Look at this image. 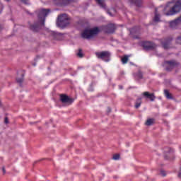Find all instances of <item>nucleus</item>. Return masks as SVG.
<instances>
[{
    "mask_svg": "<svg viewBox=\"0 0 181 181\" xmlns=\"http://www.w3.org/2000/svg\"><path fill=\"white\" fill-rule=\"evenodd\" d=\"M180 18H177L175 20L170 22V28L171 29H176L180 25Z\"/></svg>",
    "mask_w": 181,
    "mask_h": 181,
    "instance_id": "obj_15",
    "label": "nucleus"
},
{
    "mask_svg": "<svg viewBox=\"0 0 181 181\" xmlns=\"http://www.w3.org/2000/svg\"><path fill=\"white\" fill-rule=\"evenodd\" d=\"M166 64H168L165 68L167 71H172L175 67H177V66L180 64L179 62H176L175 60L167 61Z\"/></svg>",
    "mask_w": 181,
    "mask_h": 181,
    "instance_id": "obj_9",
    "label": "nucleus"
},
{
    "mask_svg": "<svg viewBox=\"0 0 181 181\" xmlns=\"http://www.w3.org/2000/svg\"><path fill=\"white\" fill-rule=\"evenodd\" d=\"M107 13L108 15H110V16H114V15H112V13H111V11H107Z\"/></svg>",
    "mask_w": 181,
    "mask_h": 181,
    "instance_id": "obj_32",
    "label": "nucleus"
},
{
    "mask_svg": "<svg viewBox=\"0 0 181 181\" xmlns=\"http://www.w3.org/2000/svg\"><path fill=\"white\" fill-rule=\"evenodd\" d=\"M50 12V8H41L36 11L38 21L40 22L42 26H45L46 16H47V15H49Z\"/></svg>",
    "mask_w": 181,
    "mask_h": 181,
    "instance_id": "obj_2",
    "label": "nucleus"
},
{
    "mask_svg": "<svg viewBox=\"0 0 181 181\" xmlns=\"http://www.w3.org/2000/svg\"><path fill=\"white\" fill-rule=\"evenodd\" d=\"M76 55L78 56V57H80V58L84 57V54H83V49H79Z\"/></svg>",
    "mask_w": 181,
    "mask_h": 181,
    "instance_id": "obj_25",
    "label": "nucleus"
},
{
    "mask_svg": "<svg viewBox=\"0 0 181 181\" xmlns=\"http://www.w3.org/2000/svg\"><path fill=\"white\" fill-rule=\"evenodd\" d=\"M160 173L161 176H163V177L166 176V172L163 170H161Z\"/></svg>",
    "mask_w": 181,
    "mask_h": 181,
    "instance_id": "obj_28",
    "label": "nucleus"
},
{
    "mask_svg": "<svg viewBox=\"0 0 181 181\" xmlns=\"http://www.w3.org/2000/svg\"><path fill=\"white\" fill-rule=\"evenodd\" d=\"M131 4H133L139 8L142 6V0H129Z\"/></svg>",
    "mask_w": 181,
    "mask_h": 181,
    "instance_id": "obj_17",
    "label": "nucleus"
},
{
    "mask_svg": "<svg viewBox=\"0 0 181 181\" xmlns=\"http://www.w3.org/2000/svg\"><path fill=\"white\" fill-rule=\"evenodd\" d=\"M100 30L98 27H95L93 28H86L81 33V37L83 39H87L90 40V39H94L98 33H100Z\"/></svg>",
    "mask_w": 181,
    "mask_h": 181,
    "instance_id": "obj_1",
    "label": "nucleus"
},
{
    "mask_svg": "<svg viewBox=\"0 0 181 181\" xmlns=\"http://www.w3.org/2000/svg\"><path fill=\"white\" fill-rule=\"evenodd\" d=\"M19 1H21L22 4H24V5H30L29 0H19Z\"/></svg>",
    "mask_w": 181,
    "mask_h": 181,
    "instance_id": "obj_26",
    "label": "nucleus"
},
{
    "mask_svg": "<svg viewBox=\"0 0 181 181\" xmlns=\"http://www.w3.org/2000/svg\"><path fill=\"white\" fill-rule=\"evenodd\" d=\"M141 104H142V98H139L136 100L135 108H139L141 107Z\"/></svg>",
    "mask_w": 181,
    "mask_h": 181,
    "instance_id": "obj_22",
    "label": "nucleus"
},
{
    "mask_svg": "<svg viewBox=\"0 0 181 181\" xmlns=\"http://www.w3.org/2000/svg\"><path fill=\"white\" fill-rule=\"evenodd\" d=\"M129 59V56L128 55H124L122 58V63L123 64H127L128 63V60Z\"/></svg>",
    "mask_w": 181,
    "mask_h": 181,
    "instance_id": "obj_24",
    "label": "nucleus"
},
{
    "mask_svg": "<svg viewBox=\"0 0 181 181\" xmlns=\"http://www.w3.org/2000/svg\"><path fill=\"white\" fill-rule=\"evenodd\" d=\"M141 46L144 50H153L156 48V45L149 41H144L141 42Z\"/></svg>",
    "mask_w": 181,
    "mask_h": 181,
    "instance_id": "obj_7",
    "label": "nucleus"
},
{
    "mask_svg": "<svg viewBox=\"0 0 181 181\" xmlns=\"http://www.w3.org/2000/svg\"><path fill=\"white\" fill-rule=\"evenodd\" d=\"M102 29L105 32V33H114L115 32V29H117V27H115V24L110 23L107 25L102 26Z\"/></svg>",
    "mask_w": 181,
    "mask_h": 181,
    "instance_id": "obj_8",
    "label": "nucleus"
},
{
    "mask_svg": "<svg viewBox=\"0 0 181 181\" xmlns=\"http://www.w3.org/2000/svg\"><path fill=\"white\" fill-rule=\"evenodd\" d=\"M70 25V19L66 14H62L58 16L57 25L59 28H62V29H64L66 26H69Z\"/></svg>",
    "mask_w": 181,
    "mask_h": 181,
    "instance_id": "obj_4",
    "label": "nucleus"
},
{
    "mask_svg": "<svg viewBox=\"0 0 181 181\" xmlns=\"http://www.w3.org/2000/svg\"><path fill=\"white\" fill-rule=\"evenodd\" d=\"M1 102H0V107H1Z\"/></svg>",
    "mask_w": 181,
    "mask_h": 181,
    "instance_id": "obj_38",
    "label": "nucleus"
},
{
    "mask_svg": "<svg viewBox=\"0 0 181 181\" xmlns=\"http://www.w3.org/2000/svg\"><path fill=\"white\" fill-rule=\"evenodd\" d=\"M40 26L45 25H42L40 21H38V22L35 23L34 24H30L29 29L33 32H39L40 30Z\"/></svg>",
    "mask_w": 181,
    "mask_h": 181,
    "instance_id": "obj_10",
    "label": "nucleus"
},
{
    "mask_svg": "<svg viewBox=\"0 0 181 181\" xmlns=\"http://www.w3.org/2000/svg\"><path fill=\"white\" fill-rule=\"evenodd\" d=\"M112 11H114L115 12V9L113 8Z\"/></svg>",
    "mask_w": 181,
    "mask_h": 181,
    "instance_id": "obj_37",
    "label": "nucleus"
},
{
    "mask_svg": "<svg viewBox=\"0 0 181 181\" xmlns=\"http://www.w3.org/2000/svg\"><path fill=\"white\" fill-rule=\"evenodd\" d=\"M0 29H2V25H1V24H0Z\"/></svg>",
    "mask_w": 181,
    "mask_h": 181,
    "instance_id": "obj_36",
    "label": "nucleus"
},
{
    "mask_svg": "<svg viewBox=\"0 0 181 181\" xmlns=\"http://www.w3.org/2000/svg\"><path fill=\"white\" fill-rule=\"evenodd\" d=\"M173 156V149L170 148H165L164 151V158L170 159Z\"/></svg>",
    "mask_w": 181,
    "mask_h": 181,
    "instance_id": "obj_12",
    "label": "nucleus"
},
{
    "mask_svg": "<svg viewBox=\"0 0 181 181\" xmlns=\"http://www.w3.org/2000/svg\"><path fill=\"white\" fill-rule=\"evenodd\" d=\"M134 76L136 80H142V78H144V74L141 71H139L138 72L134 73Z\"/></svg>",
    "mask_w": 181,
    "mask_h": 181,
    "instance_id": "obj_16",
    "label": "nucleus"
},
{
    "mask_svg": "<svg viewBox=\"0 0 181 181\" xmlns=\"http://www.w3.org/2000/svg\"><path fill=\"white\" fill-rule=\"evenodd\" d=\"M96 2L98 5H100V8H103V9H107V6L105 5V3L103 0H96Z\"/></svg>",
    "mask_w": 181,
    "mask_h": 181,
    "instance_id": "obj_20",
    "label": "nucleus"
},
{
    "mask_svg": "<svg viewBox=\"0 0 181 181\" xmlns=\"http://www.w3.org/2000/svg\"><path fill=\"white\" fill-rule=\"evenodd\" d=\"M6 2H11V0H5Z\"/></svg>",
    "mask_w": 181,
    "mask_h": 181,
    "instance_id": "obj_34",
    "label": "nucleus"
},
{
    "mask_svg": "<svg viewBox=\"0 0 181 181\" xmlns=\"http://www.w3.org/2000/svg\"><path fill=\"white\" fill-rule=\"evenodd\" d=\"M174 2L173 1H171V2H169L168 3L167 6H166V8H168V6H170V5H173Z\"/></svg>",
    "mask_w": 181,
    "mask_h": 181,
    "instance_id": "obj_31",
    "label": "nucleus"
},
{
    "mask_svg": "<svg viewBox=\"0 0 181 181\" xmlns=\"http://www.w3.org/2000/svg\"><path fill=\"white\" fill-rule=\"evenodd\" d=\"M112 159H114V160H118V159H119V154H115Z\"/></svg>",
    "mask_w": 181,
    "mask_h": 181,
    "instance_id": "obj_27",
    "label": "nucleus"
},
{
    "mask_svg": "<svg viewBox=\"0 0 181 181\" xmlns=\"http://www.w3.org/2000/svg\"><path fill=\"white\" fill-rule=\"evenodd\" d=\"M109 112H111V108H109Z\"/></svg>",
    "mask_w": 181,
    "mask_h": 181,
    "instance_id": "obj_35",
    "label": "nucleus"
},
{
    "mask_svg": "<svg viewBox=\"0 0 181 181\" xmlns=\"http://www.w3.org/2000/svg\"><path fill=\"white\" fill-rule=\"evenodd\" d=\"M181 11V1H177L173 4V5L170 6V9L165 13L166 16H173V15H176L179 13Z\"/></svg>",
    "mask_w": 181,
    "mask_h": 181,
    "instance_id": "obj_3",
    "label": "nucleus"
},
{
    "mask_svg": "<svg viewBox=\"0 0 181 181\" xmlns=\"http://www.w3.org/2000/svg\"><path fill=\"white\" fill-rule=\"evenodd\" d=\"M170 42H172V37L165 38L161 40V45L163 49H169L170 46Z\"/></svg>",
    "mask_w": 181,
    "mask_h": 181,
    "instance_id": "obj_13",
    "label": "nucleus"
},
{
    "mask_svg": "<svg viewBox=\"0 0 181 181\" xmlns=\"http://www.w3.org/2000/svg\"><path fill=\"white\" fill-rule=\"evenodd\" d=\"M59 35H62V33H59Z\"/></svg>",
    "mask_w": 181,
    "mask_h": 181,
    "instance_id": "obj_39",
    "label": "nucleus"
},
{
    "mask_svg": "<svg viewBox=\"0 0 181 181\" xmlns=\"http://www.w3.org/2000/svg\"><path fill=\"white\" fill-rule=\"evenodd\" d=\"M153 124H155V119L151 118L146 120L145 125L147 127H151V125H153Z\"/></svg>",
    "mask_w": 181,
    "mask_h": 181,
    "instance_id": "obj_19",
    "label": "nucleus"
},
{
    "mask_svg": "<svg viewBox=\"0 0 181 181\" xmlns=\"http://www.w3.org/2000/svg\"><path fill=\"white\" fill-rule=\"evenodd\" d=\"M59 97L60 101L62 103V104H66V105H71V104L74 103V98H71L66 94H61Z\"/></svg>",
    "mask_w": 181,
    "mask_h": 181,
    "instance_id": "obj_6",
    "label": "nucleus"
},
{
    "mask_svg": "<svg viewBox=\"0 0 181 181\" xmlns=\"http://www.w3.org/2000/svg\"><path fill=\"white\" fill-rule=\"evenodd\" d=\"M154 22H160V15L158 13V9L156 8L155 16L153 19Z\"/></svg>",
    "mask_w": 181,
    "mask_h": 181,
    "instance_id": "obj_18",
    "label": "nucleus"
},
{
    "mask_svg": "<svg viewBox=\"0 0 181 181\" xmlns=\"http://www.w3.org/2000/svg\"><path fill=\"white\" fill-rule=\"evenodd\" d=\"M4 123H5V124H9V119H8V117H5V119H4Z\"/></svg>",
    "mask_w": 181,
    "mask_h": 181,
    "instance_id": "obj_29",
    "label": "nucleus"
},
{
    "mask_svg": "<svg viewBox=\"0 0 181 181\" xmlns=\"http://www.w3.org/2000/svg\"><path fill=\"white\" fill-rule=\"evenodd\" d=\"M132 33H135V29H133V30H132Z\"/></svg>",
    "mask_w": 181,
    "mask_h": 181,
    "instance_id": "obj_33",
    "label": "nucleus"
},
{
    "mask_svg": "<svg viewBox=\"0 0 181 181\" xmlns=\"http://www.w3.org/2000/svg\"><path fill=\"white\" fill-rule=\"evenodd\" d=\"M144 98H146L147 100H150V101H155V98L156 97L155 96V93H150L149 92H144L142 93Z\"/></svg>",
    "mask_w": 181,
    "mask_h": 181,
    "instance_id": "obj_14",
    "label": "nucleus"
},
{
    "mask_svg": "<svg viewBox=\"0 0 181 181\" xmlns=\"http://www.w3.org/2000/svg\"><path fill=\"white\" fill-rule=\"evenodd\" d=\"M24 74H22L21 77V78H16V81L18 84H20V87H22V83H23V77H24Z\"/></svg>",
    "mask_w": 181,
    "mask_h": 181,
    "instance_id": "obj_23",
    "label": "nucleus"
},
{
    "mask_svg": "<svg viewBox=\"0 0 181 181\" xmlns=\"http://www.w3.org/2000/svg\"><path fill=\"white\" fill-rule=\"evenodd\" d=\"M96 57L103 62H110L111 59V52L110 51H102L95 53Z\"/></svg>",
    "mask_w": 181,
    "mask_h": 181,
    "instance_id": "obj_5",
    "label": "nucleus"
},
{
    "mask_svg": "<svg viewBox=\"0 0 181 181\" xmlns=\"http://www.w3.org/2000/svg\"><path fill=\"white\" fill-rule=\"evenodd\" d=\"M2 171H3V175H5L6 173V170L5 169V166L2 167Z\"/></svg>",
    "mask_w": 181,
    "mask_h": 181,
    "instance_id": "obj_30",
    "label": "nucleus"
},
{
    "mask_svg": "<svg viewBox=\"0 0 181 181\" xmlns=\"http://www.w3.org/2000/svg\"><path fill=\"white\" fill-rule=\"evenodd\" d=\"M164 94L168 100H173V96H172L171 93H169V90H164Z\"/></svg>",
    "mask_w": 181,
    "mask_h": 181,
    "instance_id": "obj_21",
    "label": "nucleus"
},
{
    "mask_svg": "<svg viewBox=\"0 0 181 181\" xmlns=\"http://www.w3.org/2000/svg\"><path fill=\"white\" fill-rule=\"evenodd\" d=\"M73 2V0H56L55 4L58 6H67V5H70Z\"/></svg>",
    "mask_w": 181,
    "mask_h": 181,
    "instance_id": "obj_11",
    "label": "nucleus"
}]
</instances>
